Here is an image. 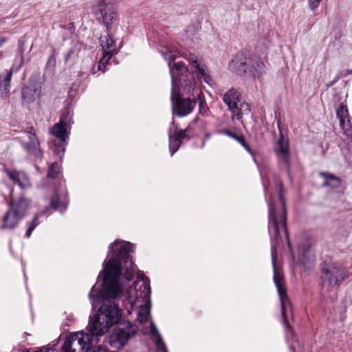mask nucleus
Wrapping results in <instances>:
<instances>
[{
    "label": "nucleus",
    "instance_id": "31",
    "mask_svg": "<svg viewBox=\"0 0 352 352\" xmlns=\"http://www.w3.org/2000/svg\"><path fill=\"white\" fill-rule=\"evenodd\" d=\"M59 171V166L58 164L53 163L51 164V166L49 168L48 172H47V177L50 178H54L56 177Z\"/></svg>",
    "mask_w": 352,
    "mask_h": 352
},
{
    "label": "nucleus",
    "instance_id": "34",
    "mask_svg": "<svg viewBox=\"0 0 352 352\" xmlns=\"http://www.w3.org/2000/svg\"><path fill=\"white\" fill-rule=\"evenodd\" d=\"M12 71L10 70L8 72L4 80H3V86H4V91L8 93L9 91V85L10 82L12 78Z\"/></svg>",
    "mask_w": 352,
    "mask_h": 352
},
{
    "label": "nucleus",
    "instance_id": "3",
    "mask_svg": "<svg viewBox=\"0 0 352 352\" xmlns=\"http://www.w3.org/2000/svg\"><path fill=\"white\" fill-rule=\"evenodd\" d=\"M30 206V200L25 197L12 201L3 218L2 228L8 230L15 228L25 217Z\"/></svg>",
    "mask_w": 352,
    "mask_h": 352
},
{
    "label": "nucleus",
    "instance_id": "8",
    "mask_svg": "<svg viewBox=\"0 0 352 352\" xmlns=\"http://www.w3.org/2000/svg\"><path fill=\"white\" fill-rule=\"evenodd\" d=\"M184 92L182 87H176L173 81V87L171 89V100L173 106V112L177 116H186L190 114L194 109L196 104L195 98H182L179 97V93Z\"/></svg>",
    "mask_w": 352,
    "mask_h": 352
},
{
    "label": "nucleus",
    "instance_id": "32",
    "mask_svg": "<svg viewBox=\"0 0 352 352\" xmlns=\"http://www.w3.org/2000/svg\"><path fill=\"white\" fill-rule=\"evenodd\" d=\"M309 248H310V246L309 245H307L305 247H299L298 248V252L300 254L299 259H300V262L301 263H305V259L307 256V254L308 253Z\"/></svg>",
    "mask_w": 352,
    "mask_h": 352
},
{
    "label": "nucleus",
    "instance_id": "44",
    "mask_svg": "<svg viewBox=\"0 0 352 352\" xmlns=\"http://www.w3.org/2000/svg\"><path fill=\"white\" fill-rule=\"evenodd\" d=\"M116 330H120V331H122V330H124V328L118 327Z\"/></svg>",
    "mask_w": 352,
    "mask_h": 352
},
{
    "label": "nucleus",
    "instance_id": "18",
    "mask_svg": "<svg viewBox=\"0 0 352 352\" xmlns=\"http://www.w3.org/2000/svg\"><path fill=\"white\" fill-rule=\"evenodd\" d=\"M276 154L279 160L282 161L286 164H289V147L288 141L285 140L282 135L278 140V147L276 148Z\"/></svg>",
    "mask_w": 352,
    "mask_h": 352
},
{
    "label": "nucleus",
    "instance_id": "26",
    "mask_svg": "<svg viewBox=\"0 0 352 352\" xmlns=\"http://www.w3.org/2000/svg\"><path fill=\"white\" fill-rule=\"evenodd\" d=\"M199 75L203 78V80L208 85H211L212 83V78L208 72L205 65H202L197 69Z\"/></svg>",
    "mask_w": 352,
    "mask_h": 352
},
{
    "label": "nucleus",
    "instance_id": "28",
    "mask_svg": "<svg viewBox=\"0 0 352 352\" xmlns=\"http://www.w3.org/2000/svg\"><path fill=\"white\" fill-rule=\"evenodd\" d=\"M344 133L347 136H352V123L349 118L344 120V124H340Z\"/></svg>",
    "mask_w": 352,
    "mask_h": 352
},
{
    "label": "nucleus",
    "instance_id": "9",
    "mask_svg": "<svg viewBox=\"0 0 352 352\" xmlns=\"http://www.w3.org/2000/svg\"><path fill=\"white\" fill-rule=\"evenodd\" d=\"M95 15L100 23L109 30L116 21V10L112 3L107 0H97L94 6Z\"/></svg>",
    "mask_w": 352,
    "mask_h": 352
},
{
    "label": "nucleus",
    "instance_id": "33",
    "mask_svg": "<svg viewBox=\"0 0 352 352\" xmlns=\"http://www.w3.org/2000/svg\"><path fill=\"white\" fill-rule=\"evenodd\" d=\"M186 58L188 60V62L194 66L195 69H198L199 67L202 65L199 63L197 57L194 54H189Z\"/></svg>",
    "mask_w": 352,
    "mask_h": 352
},
{
    "label": "nucleus",
    "instance_id": "19",
    "mask_svg": "<svg viewBox=\"0 0 352 352\" xmlns=\"http://www.w3.org/2000/svg\"><path fill=\"white\" fill-rule=\"evenodd\" d=\"M241 94L239 92L234 88L228 90L223 96V100L227 104L230 111H232L233 109L238 104L240 101Z\"/></svg>",
    "mask_w": 352,
    "mask_h": 352
},
{
    "label": "nucleus",
    "instance_id": "43",
    "mask_svg": "<svg viewBox=\"0 0 352 352\" xmlns=\"http://www.w3.org/2000/svg\"><path fill=\"white\" fill-rule=\"evenodd\" d=\"M287 244H288V247H289V248L292 250V248H291V244H290V242H289V240L287 241Z\"/></svg>",
    "mask_w": 352,
    "mask_h": 352
},
{
    "label": "nucleus",
    "instance_id": "30",
    "mask_svg": "<svg viewBox=\"0 0 352 352\" xmlns=\"http://www.w3.org/2000/svg\"><path fill=\"white\" fill-rule=\"evenodd\" d=\"M113 54H109L103 52V56L98 63V69L103 70V68L106 67V65L109 63V60L111 58Z\"/></svg>",
    "mask_w": 352,
    "mask_h": 352
},
{
    "label": "nucleus",
    "instance_id": "22",
    "mask_svg": "<svg viewBox=\"0 0 352 352\" xmlns=\"http://www.w3.org/2000/svg\"><path fill=\"white\" fill-rule=\"evenodd\" d=\"M100 41L104 53L113 54L116 52V43L109 34L101 36Z\"/></svg>",
    "mask_w": 352,
    "mask_h": 352
},
{
    "label": "nucleus",
    "instance_id": "10",
    "mask_svg": "<svg viewBox=\"0 0 352 352\" xmlns=\"http://www.w3.org/2000/svg\"><path fill=\"white\" fill-rule=\"evenodd\" d=\"M67 200L65 197L64 194L58 195L56 193L51 198L50 205L51 206L49 208H46L43 211H41L35 214L33 219L30 222L29 227L26 231L25 236L29 238L32 231L35 229V228L38 224V219L43 214H50L51 213V210H57L60 212H64L67 206Z\"/></svg>",
    "mask_w": 352,
    "mask_h": 352
},
{
    "label": "nucleus",
    "instance_id": "40",
    "mask_svg": "<svg viewBox=\"0 0 352 352\" xmlns=\"http://www.w3.org/2000/svg\"><path fill=\"white\" fill-rule=\"evenodd\" d=\"M50 63H53V64L55 63V58L53 55L50 56V57L49 58V59L47 60V64H50Z\"/></svg>",
    "mask_w": 352,
    "mask_h": 352
},
{
    "label": "nucleus",
    "instance_id": "12",
    "mask_svg": "<svg viewBox=\"0 0 352 352\" xmlns=\"http://www.w3.org/2000/svg\"><path fill=\"white\" fill-rule=\"evenodd\" d=\"M72 116L68 109H65L58 123L51 129V133L60 142H66L69 138L72 124Z\"/></svg>",
    "mask_w": 352,
    "mask_h": 352
},
{
    "label": "nucleus",
    "instance_id": "41",
    "mask_svg": "<svg viewBox=\"0 0 352 352\" xmlns=\"http://www.w3.org/2000/svg\"><path fill=\"white\" fill-rule=\"evenodd\" d=\"M7 41L4 37H0V47Z\"/></svg>",
    "mask_w": 352,
    "mask_h": 352
},
{
    "label": "nucleus",
    "instance_id": "27",
    "mask_svg": "<svg viewBox=\"0 0 352 352\" xmlns=\"http://www.w3.org/2000/svg\"><path fill=\"white\" fill-rule=\"evenodd\" d=\"M180 146V142L177 140L176 138H174L172 134H169V149L173 155L179 148Z\"/></svg>",
    "mask_w": 352,
    "mask_h": 352
},
{
    "label": "nucleus",
    "instance_id": "11",
    "mask_svg": "<svg viewBox=\"0 0 352 352\" xmlns=\"http://www.w3.org/2000/svg\"><path fill=\"white\" fill-rule=\"evenodd\" d=\"M187 80L188 82L182 83V89L185 94L197 96L199 100V111L202 116H208L210 113L209 108L204 98L203 93L197 89L198 82L195 79L194 76L189 74Z\"/></svg>",
    "mask_w": 352,
    "mask_h": 352
},
{
    "label": "nucleus",
    "instance_id": "36",
    "mask_svg": "<svg viewBox=\"0 0 352 352\" xmlns=\"http://www.w3.org/2000/svg\"><path fill=\"white\" fill-rule=\"evenodd\" d=\"M54 346V344H53L52 346H43L39 349H37L36 351H34L33 352H58L56 349L53 348Z\"/></svg>",
    "mask_w": 352,
    "mask_h": 352
},
{
    "label": "nucleus",
    "instance_id": "35",
    "mask_svg": "<svg viewBox=\"0 0 352 352\" xmlns=\"http://www.w3.org/2000/svg\"><path fill=\"white\" fill-rule=\"evenodd\" d=\"M66 142H60L58 144L55 145L54 152L57 155L63 154L65 151Z\"/></svg>",
    "mask_w": 352,
    "mask_h": 352
},
{
    "label": "nucleus",
    "instance_id": "4",
    "mask_svg": "<svg viewBox=\"0 0 352 352\" xmlns=\"http://www.w3.org/2000/svg\"><path fill=\"white\" fill-rule=\"evenodd\" d=\"M272 265L274 269V281L278 290V296L281 303V312L283 321L285 323V328H288V324L286 321V316L289 311H292V307L289 300L286 294L283 275L281 272L276 267L275 258L276 256V248L274 244L271 249Z\"/></svg>",
    "mask_w": 352,
    "mask_h": 352
},
{
    "label": "nucleus",
    "instance_id": "2",
    "mask_svg": "<svg viewBox=\"0 0 352 352\" xmlns=\"http://www.w3.org/2000/svg\"><path fill=\"white\" fill-rule=\"evenodd\" d=\"M104 331H74L65 340L62 346L63 352H87L96 344Z\"/></svg>",
    "mask_w": 352,
    "mask_h": 352
},
{
    "label": "nucleus",
    "instance_id": "23",
    "mask_svg": "<svg viewBox=\"0 0 352 352\" xmlns=\"http://www.w3.org/2000/svg\"><path fill=\"white\" fill-rule=\"evenodd\" d=\"M250 107L249 104L245 102H243L240 104L239 106H238L237 104L232 111V119L233 120H239L242 118L243 115H248L250 113Z\"/></svg>",
    "mask_w": 352,
    "mask_h": 352
},
{
    "label": "nucleus",
    "instance_id": "5",
    "mask_svg": "<svg viewBox=\"0 0 352 352\" xmlns=\"http://www.w3.org/2000/svg\"><path fill=\"white\" fill-rule=\"evenodd\" d=\"M344 269L337 265H330L322 268V289L329 292L337 288L340 282L345 278Z\"/></svg>",
    "mask_w": 352,
    "mask_h": 352
},
{
    "label": "nucleus",
    "instance_id": "14",
    "mask_svg": "<svg viewBox=\"0 0 352 352\" xmlns=\"http://www.w3.org/2000/svg\"><path fill=\"white\" fill-rule=\"evenodd\" d=\"M248 58L241 53L237 54L235 57L229 63L228 68L232 72L237 74H247L248 65H249Z\"/></svg>",
    "mask_w": 352,
    "mask_h": 352
},
{
    "label": "nucleus",
    "instance_id": "20",
    "mask_svg": "<svg viewBox=\"0 0 352 352\" xmlns=\"http://www.w3.org/2000/svg\"><path fill=\"white\" fill-rule=\"evenodd\" d=\"M249 65H248V72L247 74L252 75V76H258L261 75L265 67L264 63L257 57H254L252 59L248 58Z\"/></svg>",
    "mask_w": 352,
    "mask_h": 352
},
{
    "label": "nucleus",
    "instance_id": "16",
    "mask_svg": "<svg viewBox=\"0 0 352 352\" xmlns=\"http://www.w3.org/2000/svg\"><path fill=\"white\" fill-rule=\"evenodd\" d=\"M28 135L29 142L24 144V147L26 151L34 157L41 159L42 157V153L40 149V144L37 137L34 132L26 131Z\"/></svg>",
    "mask_w": 352,
    "mask_h": 352
},
{
    "label": "nucleus",
    "instance_id": "15",
    "mask_svg": "<svg viewBox=\"0 0 352 352\" xmlns=\"http://www.w3.org/2000/svg\"><path fill=\"white\" fill-rule=\"evenodd\" d=\"M131 332V333L129 331H112L108 342L112 347L119 349L127 342L135 331Z\"/></svg>",
    "mask_w": 352,
    "mask_h": 352
},
{
    "label": "nucleus",
    "instance_id": "38",
    "mask_svg": "<svg viewBox=\"0 0 352 352\" xmlns=\"http://www.w3.org/2000/svg\"><path fill=\"white\" fill-rule=\"evenodd\" d=\"M174 138H176L178 141H181V140L184 139L187 137L186 135V131H180L177 133H175L174 135H173Z\"/></svg>",
    "mask_w": 352,
    "mask_h": 352
},
{
    "label": "nucleus",
    "instance_id": "17",
    "mask_svg": "<svg viewBox=\"0 0 352 352\" xmlns=\"http://www.w3.org/2000/svg\"><path fill=\"white\" fill-rule=\"evenodd\" d=\"M144 334L154 344L155 352H168L166 344L159 331H144Z\"/></svg>",
    "mask_w": 352,
    "mask_h": 352
},
{
    "label": "nucleus",
    "instance_id": "24",
    "mask_svg": "<svg viewBox=\"0 0 352 352\" xmlns=\"http://www.w3.org/2000/svg\"><path fill=\"white\" fill-rule=\"evenodd\" d=\"M321 175L325 178V186H329L332 188H336L340 185V181L339 178L336 177L335 175L326 173H321Z\"/></svg>",
    "mask_w": 352,
    "mask_h": 352
},
{
    "label": "nucleus",
    "instance_id": "37",
    "mask_svg": "<svg viewBox=\"0 0 352 352\" xmlns=\"http://www.w3.org/2000/svg\"><path fill=\"white\" fill-rule=\"evenodd\" d=\"M322 0H308V6L311 10L318 8Z\"/></svg>",
    "mask_w": 352,
    "mask_h": 352
},
{
    "label": "nucleus",
    "instance_id": "7",
    "mask_svg": "<svg viewBox=\"0 0 352 352\" xmlns=\"http://www.w3.org/2000/svg\"><path fill=\"white\" fill-rule=\"evenodd\" d=\"M280 201L282 204V210L280 214H276L274 206L269 204L270 221L268 229L270 234H274L275 240H277L279 236V232L280 228H283L285 231L286 235L288 232L286 228V208L285 199L282 194V185L280 186Z\"/></svg>",
    "mask_w": 352,
    "mask_h": 352
},
{
    "label": "nucleus",
    "instance_id": "6",
    "mask_svg": "<svg viewBox=\"0 0 352 352\" xmlns=\"http://www.w3.org/2000/svg\"><path fill=\"white\" fill-rule=\"evenodd\" d=\"M162 55L167 60H168V67L170 69L171 78H172V87H173V80L175 82V85L176 87H182V83L183 85L185 82H188L187 80L188 76L190 74V73H187L184 75L183 72H186L185 65L183 62H177L174 63L173 65H171V60H175L177 57V51L173 48H167L166 51H162ZM191 75L193 76L192 74Z\"/></svg>",
    "mask_w": 352,
    "mask_h": 352
},
{
    "label": "nucleus",
    "instance_id": "25",
    "mask_svg": "<svg viewBox=\"0 0 352 352\" xmlns=\"http://www.w3.org/2000/svg\"><path fill=\"white\" fill-rule=\"evenodd\" d=\"M337 116L340 120V124H344V120L349 118L348 109L346 105L341 104L337 111Z\"/></svg>",
    "mask_w": 352,
    "mask_h": 352
},
{
    "label": "nucleus",
    "instance_id": "39",
    "mask_svg": "<svg viewBox=\"0 0 352 352\" xmlns=\"http://www.w3.org/2000/svg\"><path fill=\"white\" fill-rule=\"evenodd\" d=\"M243 147L247 151H248L250 154L252 155V150L250 149V146L245 143V140L243 139V142H241L240 143Z\"/></svg>",
    "mask_w": 352,
    "mask_h": 352
},
{
    "label": "nucleus",
    "instance_id": "21",
    "mask_svg": "<svg viewBox=\"0 0 352 352\" xmlns=\"http://www.w3.org/2000/svg\"><path fill=\"white\" fill-rule=\"evenodd\" d=\"M41 90L34 85L27 86L22 90V98L27 102L34 101L39 97Z\"/></svg>",
    "mask_w": 352,
    "mask_h": 352
},
{
    "label": "nucleus",
    "instance_id": "1",
    "mask_svg": "<svg viewBox=\"0 0 352 352\" xmlns=\"http://www.w3.org/2000/svg\"><path fill=\"white\" fill-rule=\"evenodd\" d=\"M132 247L129 242L119 241L109 245L112 257L104 263L102 287L99 289L94 285L89 294L92 307H100L90 320L87 330H108L116 324L121 317V311L118 303L115 301L120 300L128 314H131L134 309H138L137 320L143 324L144 330H157L156 325L150 320L149 280L141 278L126 292L119 282L122 270L126 271L124 277L126 280H130L133 277L135 264L129 255Z\"/></svg>",
    "mask_w": 352,
    "mask_h": 352
},
{
    "label": "nucleus",
    "instance_id": "42",
    "mask_svg": "<svg viewBox=\"0 0 352 352\" xmlns=\"http://www.w3.org/2000/svg\"><path fill=\"white\" fill-rule=\"evenodd\" d=\"M127 327L128 330H129V329H131V328H133V324H132V323H131V322H127V327Z\"/></svg>",
    "mask_w": 352,
    "mask_h": 352
},
{
    "label": "nucleus",
    "instance_id": "13",
    "mask_svg": "<svg viewBox=\"0 0 352 352\" xmlns=\"http://www.w3.org/2000/svg\"><path fill=\"white\" fill-rule=\"evenodd\" d=\"M5 173L8 177L21 189L30 188L31 183L28 175L21 170L6 169Z\"/></svg>",
    "mask_w": 352,
    "mask_h": 352
},
{
    "label": "nucleus",
    "instance_id": "29",
    "mask_svg": "<svg viewBox=\"0 0 352 352\" xmlns=\"http://www.w3.org/2000/svg\"><path fill=\"white\" fill-rule=\"evenodd\" d=\"M219 133L226 135L234 139L239 143H241V142H243V140L244 139L243 135L234 133L228 129H223L222 131H220Z\"/></svg>",
    "mask_w": 352,
    "mask_h": 352
},
{
    "label": "nucleus",
    "instance_id": "45",
    "mask_svg": "<svg viewBox=\"0 0 352 352\" xmlns=\"http://www.w3.org/2000/svg\"><path fill=\"white\" fill-rule=\"evenodd\" d=\"M349 73H352V72H351V71H348V74H349Z\"/></svg>",
    "mask_w": 352,
    "mask_h": 352
}]
</instances>
